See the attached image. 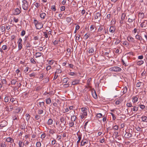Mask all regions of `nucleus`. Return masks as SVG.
Listing matches in <instances>:
<instances>
[{
    "mask_svg": "<svg viewBox=\"0 0 147 147\" xmlns=\"http://www.w3.org/2000/svg\"><path fill=\"white\" fill-rule=\"evenodd\" d=\"M111 115L112 116V118L113 120H114L116 118L115 116V115L112 113H110Z\"/></svg>",
    "mask_w": 147,
    "mask_h": 147,
    "instance_id": "13d9d810",
    "label": "nucleus"
},
{
    "mask_svg": "<svg viewBox=\"0 0 147 147\" xmlns=\"http://www.w3.org/2000/svg\"><path fill=\"white\" fill-rule=\"evenodd\" d=\"M109 70L110 71H113L114 72H118L121 71L122 69L119 67L114 66L110 68Z\"/></svg>",
    "mask_w": 147,
    "mask_h": 147,
    "instance_id": "20e7f679",
    "label": "nucleus"
},
{
    "mask_svg": "<svg viewBox=\"0 0 147 147\" xmlns=\"http://www.w3.org/2000/svg\"><path fill=\"white\" fill-rule=\"evenodd\" d=\"M53 121L51 119H49L47 122V124L48 125H51L53 123Z\"/></svg>",
    "mask_w": 147,
    "mask_h": 147,
    "instance_id": "bb28decb",
    "label": "nucleus"
},
{
    "mask_svg": "<svg viewBox=\"0 0 147 147\" xmlns=\"http://www.w3.org/2000/svg\"><path fill=\"white\" fill-rule=\"evenodd\" d=\"M21 8H20V9L18 8H17L16 9L14 10V12L13 14L14 15H19L21 13Z\"/></svg>",
    "mask_w": 147,
    "mask_h": 147,
    "instance_id": "6e6552de",
    "label": "nucleus"
},
{
    "mask_svg": "<svg viewBox=\"0 0 147 147\" xmlns=\"http://www.w3.org/2000/svg\"><path fill=\"white\" fill-rule=\"evenodd\" d=\"M69 125L70 127H74V123L73 122V121H71L69 123Z\"/></svg>",
    "mask_w": 147,
    "mask_h": 147,
    "instance_id": "58836bf2",
    "label": "nucleus"
},
{
    "mask_svg": "<svg viewBox=\"0 0 147 147\" xmlns=\"http://www.w3.org/2000/svg\"><path fill=\"white\" fill-rule=\"evenodd\" d=\"M51 9L54 11H55L56 10V8L55 5H53L51 6Z\"/></svg>",
    "mask_w": 147,
    "mask_h": 147,
    "instance_id": "8fccbe9b",
    "label": "nucleus"
},
{
    "mask_svg": "<svg viewBox=\"0 0 147 147\" xmlns=\"http://www.w3.org/2000/svg\"><path fill=\"white\" fill-rule=\"evenodd\" d=\"M25 116L26 117V119L27 120H28L30 119V115L28 114H26L25 115Z\"/></svg>",
    "mask_w": 147,
    "mask_h": 147,
    "instance_id": "4d7b16f0",
    "label": "nucleus"
},
{
    "mask_svg": "<svg viewBox=\"0 0 147 147\" xmlns=\"http://www.w3.org/2000/svg\"><path fill=\"white\" fill-rule=\"evenodd\" d=\"M40 17L42 19H44L46 16V14L45 13H42L40 14Z\"/></svg>",
    "mask_w": 147,
    "mask_h": 147,
    "instance_id": "aec40b11",
    "label": "nucleus"
},
{
    "mask_svg": "<svg viewBox=\"0 0 147 147\" xmlns=\"http://www.w3.org/2000/svg\"><path fill=\"white\" fill-rule=\"evenodd\" d=\"M68 78H64L62 80L63 82L65 83H67L68 81Z\"/></svg>",
    "mask_w": 147,
    "mask_h": 147,
    "instance_id": "4c0bfd02",
    "label": "nucleus"
},
{
    "mask_svg": "<svg viewBox=\"0 0 147 147\" xmlns=\"http://www.w3.org/2000/svg\"><path fill=\"white\" fill-rule=\"evenodd\" d=\"M56 130L53 129H50L49 131V133L52 135L55 133Z\"/></svg>",
    "mask_w": 147,
    "mask_h": 147,
    "instance_id": "72a5a7b5",
    "label": "nucleus"
},
{
    "mask_svg": "<svg viewBox=\"0 0 147 147\" xmlns=\"http://www.w3.org/2000/svg\"><path fill=\"white\" fill-rule=\"evenodd\" d=\"M42 53H39V52L36 53L35 54V56H36V57L37 58L38 57H40L42 55Z\"/></svg>",
    "mask_w": 147,
    "mask_h": 147,
    "instance_id": "393cba45",
    "label": "nucleus"
},
{
    "mask_svg": "<svg viewBox=\"0 0 147 147\" xmlns=\"http://www.w3.org/2000/svg\"><path fill=\"white\" fill-rule=\"evenodd\" d=\"M77 117L75 115H73L71 116V121H75L76 120Z\"/></svg>",
    "mask_w": 147,
    "mask_h": 147,
    "instance_id": "c756f323",
    "label": "nucleus"
},
{
    "mask_svg": "<svg viewBox=\"0 0 147 147\" xmlns=\"http://www.w3.org/2000/svg\"><path fill=\"white\" fill-rule=\"evenodd\" d=\"M30 61L33 64H36V62L34 60V59L32 58H31L30 59Z\"/></svg>",
    "mask_w": 147,
    "mask_h": 147,
    "instance_id": "a19ab883",
    "label": "nucleus"
},
{
    "mask_svg": "<svg viewBox=\"0 0 147 147\" xmlns=\"http://www.w3.org/2000/svg\"><path fill=\"white\" fill-rule=\"evenodd\" d=\"M79 83V80H76L72 82V85H75L78 84Z\"/></svg>",
    "mask_w": 147,
    "mask_h": 147,
    "instance_id": "412c9836",
    "label": "nucleus"
},
{
    "mask_svg": "<svg viewBox=\"0 0 147 147\" xmlns=\"http://www.w3.org/2000/svg\"><path fill=\"white\" fill-rule=\"evenodd\" d=\"M60 121L61 123L59 124V126L60 127V129L61 131L63 130V127L65 125L66 122L65 120V118L63 117H60Z\"/></svg>",
    "mask_w": 147,
    "mask_h": 147,
    "instance_id": "f03ea898",
    "label": "nucleus"
},
{
    "mask_svg": "<svg viewBox=\"0 0 147 147\" xmlns=\"http://www.w3.org/2000/svg\"><path fill=\"white\" fill-rule=\"evenodd\" d=\"M0 145L1 147H6L5 142H2L1 143Z\"/></svg>",
    "mask_w": 147,
    "mask_h": 147,
    "instance_id": "ea45409f",
    "label": "nucleus"
},
{
    "mask_svg": "<svg viewBox=\"0 0 147 147\" xmlns=\"http://www.w3.org/2000/svg\"><path fill=\"white\" fill-rule=\"evenodd\" d=\"M20 128L22 129H25V125L24 124H22L20 126Z\"/></svg>",
    "mask_w": 147,
    "mask_h": 147,
    "instance_id": "0e129e2a",
    "label": "nucleus"
},
{
    "mask_svg": "<svg viewBox=\"0 0 147 147\" xmlns=\"http://www.w3.org/2000/svg\"><path fill=\"white\" fill-rule=\"evenodd\" d=\"M136 16L134 15L132 16H131L130 18H129L128 19H130L131 20H136Z\"/></svg>",
    "mask_w": 147,
    "mask_h": 147,
    "instance_id": "603ef678",
    "label": "nucleus"
},
{
    "mask_svg": "<svg viewBox=\"0 0 147 147\" xmlns=\"http://www.w3.org/2000/svg\"><path fill=\"white\" fill-rule=\"evenodd\" d=\"M147 21L145 20L140 24V26L142 28L145 27L146 26Z\"/></svg>",
    "mask_w": 147,
    "mask_h": 147,
    "instance_id": "dca6fc26",
    "label": "nucleus"
},
{
    "mask_svg": "<svg viewBox=\"0 0 147 147\" xmlns=\"http://www.w3.org/2000/svg\"><path fill=\"white\" fill-rule=\"evenodd\" d=\"M18 43V49L20 50L22 48V43Z\"/></svg>",
    "mask_w": 147,
    "mask_h": 147,
    "instance_id": "5fc2aeb1",
    "label": "nucleus"
},
{
    "mask_svg": "<svg viewBox=\"0 0 147 147\" xmlns=\"http://www.w3.org/2000/svg\"><path fill=\"white\" fill-rule=\"evenodd\" d=\"M125 15L124 13H122L121 17V19L122 20H124L125 19Z\"/></svg>",
    "mask_w": 147,
    "mask_h": 147,
    "instance_id": "3c124183",
    "label": "nucleus"
},
{
    "mask_svg": "<svg viewBox=\"0 0 147 147\" xmlns=\"http://www.w3.org/2000/svg\"><path fill=\"white\" fill-rule=\"evenodd\" d=\"M34 22L36 29H40L43 27V24L42 22L38 21L36 20H34Z\"/></svg>",
    "mask_w": 147,
    "mask_h": 147,
    "instance_id": "7ed1b4c3",
    "label": "nucleus"
},
{
    "mask_svg": "<svg viewBox=\"0 0 147 147\" xmlns=\"http://www.w3.org/2000/svg\"><path fill=\"white\" fill-rule=\"evenodd\" d=\"M43 109H38V113L39 115L42 114L43 113Z\"/></svg>",
    "mask_w": 147,
    "mask_h": 147,
    "instance_id": "2f4dec72",
    "label": "nucleus"
},
{
    "mask_svg": "<svg viewBox=\"0 0 147 147\" xmlns=\"http://www.w3.org/2000/svg\"><path fill=\"white\" fill-rule=\"evenodd\" d=\"M31 40H28L27 41V44L26 45V47L27 48H29L32 47V45H31Z\"/></svg>",
    "mask_w": 147,
    "mask_h": 147,
    "instance_id": "f3484780",
    "label": "nucleus"
},
{
    "mask_svg": "<svg viewBox=\"0 0 147 147\" xmlns=\"http://www.w3.org/2000/svg\"><path fill=\"white\" fill-rule=\"evenodd\" d=\"M88 140H86L85 142H83V140H82L81 142V145L82 146H84L85 144H88Z\"/></svg>",
    "mask_w": 147,
    "mask_h": 147,
    "instance_id": "7c9ffc66",
    "label": "nucleus"
},
{
    "mask_svg": "<svg viewBox=\"0 0 147 147\" xmlns=\"http://www.w3.org/2000/svg\"><path fill=\"white\" fill-rule=\"evenodd\" d=\"M94 27L95 26L94 25H91L90 27V31H92L94 29Z\"/></svg>",
    "mask_w": 147,
    "mask_h": 147,
    "instance_id": "69168bd1",
    "label": "nucleus"
},
{
    "mask_svg": "<svg viewBox=\"0 0 147 147\" xmlns=\"http://www.w3.org/2000/svg\"><path fill=\"white\" fill-rule=\"evenodd\" d=\"M41 117V116L40 115H36L35 116V118L36 120H38L39 119H40Z\"/></svg>",
    "mask_w": 147,
    "mask_h": 147,
    "instance_id": "de8ad7c7",
    "label": "nucleus"
},
{
    "mask_svg": "<svg viewBox=\"0 0 147 147\" xmlns=\"http://www.w3.org/2000/svg\"><path fill=\"white\" fill-rule=\"evenodd\" d=\"M123 94L125 93L127 91V88L126 86H125L123 88Z\"/></svg>",
    "mask_w": 147,
    "mask_h": 147,
    "instance_id": "79ce46f5",
    "label": "nucleus"
},
{
    "mask_svg": "<svg viewBox=\"0 0 147 147\" xmlns=\"http://www.w3.org/2000/svg\"><path fill=\"white\" fill-rule=\"evenodd\" d=\"M139 17L142 19L144 17V14L142 13L139 12L138 14Z\"/></svg>",
    "mask_w": 147,
    "mask_h": 147,
    "instance_id": "a878e982",
    "label": "nucleus"
},
{
    "mask_svg": "<svg viewBox=\"0 0 147 147\" xmlns=\"http://www.w3.org/2000/svg\"><path fill=\"white\" fill-rule=\"evenodd\" d=\"M62 72L61 70L60 69H57L56 72L55 73V74H56L61 73Z\"/></svg>",
    "mask_w": 147,
    "mask_h": 147,
    "instance_id": "c03bdc74",
    "label": "nucleus"
},
{
    "mask_svg": "<svg viewBox=\"0 0 147 147\" xmlns=\"http://www.w3.org/2000/svg\"><path fill=\"white\" fill-rule=\"evenodd\" d=\"M7 124V122L5 120H3L0 123V127H3L6 126Z\"/></svg>",
    "mask_w": 147,
    "mask_h": 147,
    "instance_id": "1a4fd4ad",
    "label": "nucleus"
},
{
    "mask_svg": "<svg viewBox=\"0 0 147 147\" xmlns=\"http://www.w3.org/2000/svg\"><path fill=\"white\" fill-rule=\"evenodd\" d=\"M127 40L129 42L132 43H134L135 42V40L134 39L132 36H129L127 37Z\"/></svg>",
    "mask_w": 147,
    "mask_h": 147,
    "instance_id": "9d476101",
    "label": "nucleus"
},
{
    "mask_svg": "<svg viewBox=\"0 0 147 147\" xmlns=\"http://www.w3.org/2000/svg\"><path fill=\"white\" fill-rule=\"evenodd\" d=\"M144 61L142 60L140 61H138L137 62V64L138 65H142V64H143L144 63Z\"/></svg>",
    "mask_w": 147,
    "mask_h": 147,
    "instance_id": "f704fd0d",
    "label": "nucleus"
},
{
    "mask_svg": "<svg viewBox=\"0 0 147 147\" xmlns=\"http://www.w3.org/2000/svg\"><path fill=\"white\" fill-rule=\"evenodd\" d=\"M34 40H38L39 39V37L38 36H35L34 37Z\"/></svg>",
    "mask_w": 147,
    "mask_h": 147,
    "instance_id": "338daca9",
    "label": "nucleus"
},
{
    "mask_svg": "<svg viewBox=\"0 0 147 147\" xmlns=\"http://www.w3.org/2000/svg\"><path fill=\"white\" fill-rule=\"evenodd\" d=\"M126 105L127 107H133L131 103L130 102H129V103H127L126 104Z\"/></svg>",
    "mask_w": 147,
    "mask_h": 147,
    "instance_id": "864d4df0",
    "label": "nucleus"
},
{
    "mask_svg": "<svg viewBox=\"0 0 147 147\" xmlns=\"http://www.w3.org/2000/svg\"><path fill=\"white\" fill-rule=\"evenodd\" d=\"M22 2L23 3L22 5V7L23 9L24 10H27L28 9V2L26 0H23Z\"/></svg>",
    "mask_w": 147,
    "mask_h": 147,
    "instance_id": "39448f33",
    "label": "nucleus"
},
{
    "mask_svg": "<svg viewBox=\"0 0 147 147\" xmlns=\"http://www.w3.org/2000/svg\"><path fill=\"white\" fill-rule=\"evenodd\" d=\"M9 100V97L7 96H6L4 98V101L5 102H8Z\"/></svg>",
    "mask_w": 147,
    "mask_h": 147,
    "instance_id": "09e8293b",
    "label": "nucleus"
},
{
    "mask_svg": "<svg viewBox=\"0 0 147 147\" xmlns=\"http://www.w3.org/2000/svg\"><path fill=\"white\" fill-rule=\"evenodd\" d=\"M133 100H134V101H133V102H134V103H135V102H137L138 100V98L137 97H134L133 98Z\"/></svg>",
    "mask_w": 147,
    "mask_h": 147,
    "instance_id": "49530a36",
    "label": "nucleus"
},
{
    "mask_svg": "<svg viewBox=\"0 0 147 147\" xmlns=\"http://www.w3.org/2000/svg\"><path fill=\"white\" fill-rule=\"evenodd\" d=\"M78 140L77 142V143H79L80 142V141L81 140V138H82L81 136H79L78 137Z\"/></svg>",
    "mask_w": 147,
    "mask_h": 147,
    "instance_id": "e2e57ef3",
    "label": "nucleus"
},
{
    "mask_svg": "<svg viewBox=\"0 0 147 147\" xmlns=\"http://www.w3.org/2000/svg\"><path fill=\"white\" fill-rule=\"evenodd\" d=\"M102 116V115L101 113H99L97 114L96 116L97 117L100 118Z\"/></svg>",
    "mask_w": 147,
    "mask_h": 147,
    "instance_id": "bf43d9fd",
    "label": "nucleus"
},
{
    "mask_svg": "<svg viewBox=\"0 0 147 147\" xmlns=\"http://www.w3.org/2000/svg\"><path fill=\"white\" fill-rule=\"evenodd\" d=\"M101 13L100 12L96 13H94V18L95 19H99L100 20L101 19Z\"/></svg>",
    "mask_w": 147,
    "mask_h": 147,
    "instance_id": "423d86ee",
    "label": "nucleus"
},
{
    "mask_svg": "<svg viewBox=\"0 0 147 147\" xmlns=\"http://www.w3.org/2000/svg\"><path fill=\"white\" fill-rule=\"evenodd\" d=\"M135 37L138 40L141 41H143L144 42H145L143 38L142 37L139 35H136Z\"/></svg>",
    "mask_w": 147,
    "mask_h": 147,
    "instance_id": "f8f14e48",
    "label": "nucleus"
},
{
    "mask_svg": "<svg viewBox=\"0 0 147 147\" xmlns=\"http://www.w3.org/2000/svg\"><path fill=\"white\" fill-rule=\"evenodd\" d=\"M71 20V18L70 17H67L66 18V21L68 23L70 22Z\"/></svg>",
    "mask_w": 147,
    "mask_h": 147,
    "instance_id": "a18cd8bd",
    "label": "nucleus"
},
{
    "mask_svg": "<svg viewBox=\"0 0 147 147\" xmlns=\"http://www.w3.org/2000/svg\"><path fill=\"white\" fill-rule=\"evenodd\" d=\"M0 29L1 31L2 32H4L5 33V26H2L0 27Z\"/></svg>",
    "mask_w": 147,
    "mask_h": 147,
    "instance_id": "473e14b6",
    "label": "nucleus"
},
{
    "mask_svg": "<svg viewBox=\"0 0 147 147\" xmlns=\"http://www.w3.org/2000/svg\"><path fill=\"white\" fill-rule=\"evenodd\" d=\"M45 103L44 102H39V105L40 107L42 109L45 110L46 108V107L45 106Z\"/></svg>",
    "mask_w": 147,
    "mask_h": 147,
    "instance_id": "ddd939ff",
    "label": "nucleus"
},
{
    "mask_svg": "<svg viewBox=\"0 0 147 147\" xmlns=\"http://www.w3.org/2000/svg\"><path fill=\"white\" fill-rule=\"evenodd\" d=\"M138 110V107L136 106L133 107V108H131V111H132V110L134 112H136Z\"/></svg>",
    "mask_w": 147,
    "mask_h": 147,
    "instance_id": "b1692460",
    "label": "nucleus"
},
{
    "mask_svg": "<svg viewBox=\"0 0 147 147\" xmlns=\"http://www.w3.org/2000/svg\"><path fill=\"white\" fill-rule=\"evenodd\" d=\"M17 81L16 80H13L11 81V84L14 85L16 84V83L17 82Z\"/></svg>",
    "mask_w": 147,
    "mask_h": 147,
    "instance_id": "37998d69",
    "label": "nucleus"
},
{
    "mask_svg": "<svg viewBox=\"0 0 147 147\" xmlns=\"http://www.w3.org/2000/svg\"><path fill=\"white\" fill-rule=\"evenodd\" d=\"M135 128L138 131H142V128L139 126H136Z\"/></svg>",
    "mask_w": 147,
    "mask_h": 147,
    "instance_id": "c85d7f7f",
    "label": "nucleus"
},
{
    "mask_svg": "<svg viewBox=\"0 0 147 147\" xmlns=\"http://www.w3.org/2000/svg\"><path fill=\"white\" fill-rule=\"evenodd\" d=\"M6 141L7 142H9L12 143L14 142V140L10 137H8L6 139Z\"/></svg>",
    "mask_w": 147,
    "mask_h": 147,
    "instance_id": "a211bd4d",
    "label": "nucleus"
},
{
    "mask_svg": "<svg viewBox=\"0 0 147 147\" xmlns=\"http://www.w3.org/2000/svg\"><path fill=\"white\" fill-rule=\"evenodd\" d=\"M24 144L22 143V142L21 141H19V145L20 147H22L24 146Z\"/></svg>",
    "mask_w": 147,
    "mask_h": 147,
    "instance_id": "e433bc0d",
    "label": "nucleus"
},
{
    "mask_svg": "<svg viewBox=\"0 0 147 147\" xmlns=\"http://www.w3.org/2000/svg\"><path fill=\"white\" fill-rule=\"evenodd\" d=\"M115 28L114 26H111L110 28L109 31L111 33H113L115 31Z\"/></svg>",
    "mask_w": 147,
    "mask_h": 147,
    "instance_id": "2eb2a0df",
    "label": "nucleus"
},
{
    "mask_svg": "<svg viewBox=\"0 0 147 147\" xmlns=\"http://www.w3.org/2000/svg\"><path fill=\"white\" fill-rule=\"evenodd\" d=\"M1 83L3 84H5L7 83V81L5 79H3L1 80Z\"/></svg>",
    "mask_w": 147,
    "mask_h": 147,
    "instance_id": "052dcab7",
    "label": "nucleus"
},
{
    "mask_svg": "<svg viewBox=\"0 0 147 147\" xmlns=\"http://www.w3.org/2000/svg\"><path fill=\"white\" fill-rule=\"evenodd\" d=\"M132 135L129 132H126L125 135V138H129L132 137Z\"/></svg>",
    "mask_w": 147,
    "mask_h": 147,
    "instance_id": "4468645a",
    "label": "nucleus"
},
{
    "mask_svg": "<svg viewBox=\"0 0 147 147\" xmlns=\"http://www.w3.org/2000/svg\"><path fill=\"white\" fill-rule=\"evenodd\" d=\"M82 111L83 112L82 114H83L84 115L86 116L87 114V112L88 111V109L86 108H82L81 109Z\"/></svg>",
    "mask_w": 147,
    "mask_h": 147,
    "instance_id": "9b49d317",
    "label": "nucleus"
},
{
    "mask_svg": "<svg viewBox=\"0 0 147 147\" xmlns=\"http://www.w3.org/2000/svg\"><path fill=\"white\" fill-rule=\"evenodd\" d=\"M35 6L37 7L38 8L40 6V4L39 3H36L34 4Z\"/></svg>",
    "mask_w": 147,
    "mask_h": 147,
    "instance_id": "680f3d73",
    "label": "nucleus"
},
{
    "mask_svg": "<svg viewBox=\"0 0 147 147\" xmlns=\"http://www.w3.org/2000/svg\"><path fill=\"white\" fill-rule=\"evenodd\" d=\"M47 104H49L51 103V99L50 98H47L45 100Z\"/></svg>",
    "mask_w": 147,
    "mask_h": 147,
    "instance_id": "cd10ccee",
    "label": "nucleus"
},
{
    "mask_svg": "<svg viewBox=\"0 0 147 147\" xmlns=\"http://www.w3.org/2000/svg\"><path fill=\"white\" fill-rule=\"evenodd\" d=\"M7 110L9 111H11L13 109V107L12 105H10L9 107H6Z\"/></svg>",
    "mask_w": 147,
    "mask_h": 147,
    "instance_id": "5701e85b",
    "label": "nucleus"
},
{
    "mask_svg": "<svg viewBox=\"0 0 147 147\" xmlns=\"http://www.w3.org/2000/svg\"><path fill=\"white\" fill-rule=\"evenodd\" d=\"M13 20L16 23H17L19 21V19L18 18H16L15 17H14L13 18Z\"/></svg>",
    "mask_w": 147,
    "mask_h": 147,
    "instance_id": "774afa93",
    "label": "nucleus"
},
{
    "mask_svg": "<svg viewBox=\"0 0 147 147\" xmlns=\"http://www.w3.org/2000/svg\"><path fill=\"white\" fill-rule=\"evenodd\" d=\"M135 20H131L130 19H128V22L129 23L128 25H129L131 27L135 26L134 23Z\"/></svg>",
    "mask_w": 147,
    "mask_h": 147,
    "instance_id": "0eeeda50",
    "label": "nucleus"
},
{
    "mask_svg": "<svg viewBox=\"0 0 147 147\" xmlns=\"http://www.w3.org/2000/svg\"><path fill=\"white\" fill-rule=\"evenodd\" d=\"M41 143L40 142H37L36 144V147H40L41 146Z\"/></svg>",
    "mask_w": 147,
    "mask_h": 147,
    "instance_id": "c9c22d12",
    "label": "nucleus"
},
{
    "mask_svg": "<svg viewBox=\"0 0 147 147\" xmlns=\"http://www.w3.org/2000/svg\"><path fill=\"white\" fill-rule=\"evenodd\" d=\"M142 121L147 122V117L145 116H143L141 117Z\"/></svg>",
    "mask_w": 147,
    "mask_h": 147,
    "instance_id": "6ab92c4d",
    "label": "nucleus"
},
{
    "mask_svg": "<svg viewBox=\"0 0 147 147\" xmlns=\"http://www.w3.org/2000/svg\"><path fill=\"white\" fill-rule=\"evenodd\" d=\"M98 32H100L98 33V35L102 36L103 38H105V36L104 35V33L106 34L107 31L105 28H103L102 26H100L98 29Z\"/></svg>",
    "mask_w": 147,
    "mask_h": 147,
    "instance_id": "f257e3e1",
    "label": "nucleus"
},
{
    "mask_svg": "<svg viewBox=\"0 0 147 147\" xmlns=\"http://www.w3.org/2000/svg\"><path fill=\"white\" fill-rule=\"evenodd\" d=\"M144 85V83L142 82H139L137 83L136 86L137 87H140L141 86H143Z\"/></svg>",
    "mask_w": 147,
    "mask_h": 147,
    "instance_id": "4be33fe9",
    "label": "nucleus"
},
{
    "mask_svg": "<svg viewBox=\"0 0 147 147\" xmlns=\"http://www.w3.org/2000/svg\"><path fill=\"white\" fill-rule=\"evenodd\" d=\"M2 49L3 50H5L7 49V46L6 45H3L2 47Z\"/></svg>",
    "mask_w": 147,
    "mask_h": 147,
    "instance_id": "6e6d98bb",
    "label": "nucleus"
}]
</instances>
